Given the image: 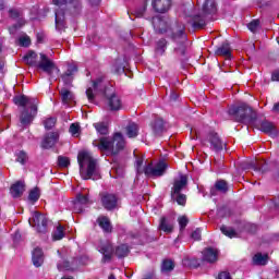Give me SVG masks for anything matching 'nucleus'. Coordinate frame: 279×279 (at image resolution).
<instances>
[{"mask_svg":"<svg viewBox=\"0 0 279 279\" xmlns=\"http://www.w3.org/2000/svg\"><path fill=\"white\" fill-rule=\"evenodd\" d=\"M153 27L158 34H165L167 38H170L174 43V53L179 58H184L186 56V43L189 37H186V32L184 25L170 26L165 19L160 16L153 17Z\"/></svg>","mask_w":279,"mask_h":279,"instance_id":"nucleus-1","label":"nucleus"},{"mask_svg":"<svg viewBox=\"0 0 279 279\" xmlns=\"http://www.w3.org/2000/svg\"><path fill=\"white\" fill-rule=\"evenodd\" d=\"M97 93L107 97L110 110H121V98L114 94V88L112 86H108L104 76H99L93 81L92 87H88L86 90L87 99L90 104L95 101V94Z\"/></svg>","mask_w":279,"mask_h":279,"instance_id":"nucleus-2","label":"nucleus"},{"mask_svg":"<svg viewBox=\"0 0 279 279\" xmlns=\"http://www.w3.org/2000/svg\"><path fill=\"white\" fill-rule=\"evenodd\" d=\"M23 60L25 64H28V66H36V69H39L44 73H47V75L50 77V80H56L58 75H60V69L58 65H56V62L53 60L49 59L47 54L39 53V61H38V54L29 50L24 57Z\"/></svg>","mask_w":279,"mask_h":279,"instance_id":"nucleus-3","label":"nucleus"},{"mask_svg":"<svg viewBox=\"0 0 279 279\" xmlns=\"http://www.w3.org/2000/svg\"><path fill=\"white\" fill-rule=\"evenodd\" d=\"M54 5H58V9L54 13V23L57 32H62V29H66V21L64 14L66 12L64 10H69L72 16H77L80 12H82V2L78 0H53Z\"/></svg>","mask_w":279,"mask_h":279,"instance_id":"nucleus-4","label":"nucleus"},{"mask_svg":"<svg viewBox=\"0 0 279 279\" xmlns=\"http://www.w3.org/2000/svg\"><path fill=\"white\" fill-rule=\"evenodd\" d=\"M80 167V174L83 180H99V169L97 168V160L90 156L88 151H81L77 156Z\"/></svg>","mask_w":279,"mask_h":279,"instance_id":"nucleus-5","label":"nucleus"},{"mask_svg":"<svg viewBox=\"0 0 279 279\" xmlns=\"http://www.w3.org/2000/svg\"><path fill=\"white\" fill-rule=\"evenodd\" d=\"M13 101L15 106H21L24 108L20 117V122L23 125H31L32 121H34V118L36 117V113L38 112V100L36 98L21 95L14 97Z\"/></svg>","mask_w":279,"mask_h":279,"instance_id":"nucleus-6","label":"nucleus"},{"mask_svg":"<svg viewBox=\"0 0 279 279\" xmlns=\"http://www.w3.org/2000/svg\"><path fill=\"white\" fill-rule=\"evenodd\" d=\"M94 147H98L99 151H109L117 156L121 149L125 148V140L123 134L114 133L112 137H101L99 141L93 142Z\"/></svg>","mask_w":279,"mask_h":279,"instance_id":"nucleus-7","label":"nucleus"},{"mask_svg":"<svg viewBox=\"0 0 279 279\" xmlns=\"http://www.w3.org/2000/svg\"><path fill=\"white\" fill-rule=\"evenodd\" d=\"M228 114L236 123H244L245 125H256V119L258 118L256 111L252 110V107L246 104L232 106L228 110Z\"/></svg>","mask_w":279,"mask_h":279,"instance_id":"nucleus-8","label":"nucleus"},{"mask_svg":"<svg viewBox=\"0 0 279 279\" xmlns=\"http://www.w3.org/2000/svg\"><path fill=\"white\" fill-rule=\"evenodd\" d=\"M217 14V0H205L203 4V15H194L192 26L197 29L206 27V21Z\"/></svg>","mask_w":279,"mask_h":279,"instance_id":"nucleus-9","label":"nucleus"},{"mask_svg":"<svg viewBox=\"0 0 279 279\" xmlns=\"http://www.w3.org/2000/svg\"><path fill=\"white\" fill-rule=\"evenodd\" d=\"M28 223L32 226V228H35L36 232L39 234H45L49 228V218H47V216L44 214L34 211L32 218L28 220Z\"/></svg>","mask_w":279,"mask_h":279,"instance_id":"nucleus-10","label":"nucleus"},{"mask_svg":"<svg viewBox=\"0 0 279 279\" xmlns=\"http://www.w3.org/2000/svg\"><path fill=\"white\" fill-rule=\"evenodd\" d=\"M169 166L165 161H159L156 165L148 163L144 168V173L147 178H162L167 173V168Z\"/></svg>","mask_w":279,"mask_h":279,"instance_id":"nucleus-11","label":"nucleus"},{"mask_svg":"<svg viewBox=\"0 0 279 279\" xmlns=\"http://www.w3.org/2000/svg\"><path fill=\"white\" fill-rule=\"evenodd\" d=\"M186 184H189V178L185 174H180L178 179H174L173 186L171 189V198L175 199V195H180Z\"/></svg>","mask_w":279,"mask_h":279,"instance_id":"nucleus-12","label":"nucleus"},{"mask_svg":"<svg viewBox=\"0 0 279 279\" xmlns=\"http://www.w3.org/2000/svg\"><path fill=\"white\" fill-rule=\"evenodd\" d=\"M207 141L213 151L219 153L222 151L223 147H226V143L221 141V137H219V134H217L216 132H210L207 135Z\"/></svg>","mask_w":279,"mask_h":279,"instance_id":"nucleus-13","label":"nucleus"},{"mask_svg":"<svg viewBox=\"0 0 279 279\" xmlns=\"http://www.w3.org/2000/svg\"><path fill=\"white\" fill-rule=\"evenodd\" d=\"M78 265H85L84 260L82 257H76L70 262H63V263H58L57 267L59 271H75L77 269Z\"/></svg>","mask_w":279,"mask_h":279,"instance_id":"nucleus-14","label":"nucleus"},{"mask_svg":"<svg viewBox=\"0 0 279 279\" xmlns=\"http://www.w3.org/2000/svg\"><path fill=\"white\" fill-rule=\"evenodd\" d=\"M259 131L264 134H268V136H271V138H277L279 135V131L276 129V125L267 120L259 122Z\"/></svg>","mask_w":279,"mask_h":279,"instance_id":"nucleus-15","label":"nucleus"},{"mask_svg":"<svg viewBox=\"0 0 279 279\" xmlns=\"http://www.w3.org/2000/svg\"><path fill=\"white\" fill-rule=\"evenodd\" d=\"M58 141H60V134H58V132L47 133L41 142V147L43 149H51V147L56 146Z\"/></svg>","mask_w":279,"mask_h":279,"instance_id":"nucleus-16","label":"nucleus"},{"mask_svg":"<svg viewBox=\"0 0 279 279\" xmlns=\"http://www.w3.org/2000/svg\"><path fill=\"white\" fill-rule=\"evenodd\" d=\"M97 250L100 254H102L104 263H108L111 260L114 248L112 247V244L110 242H101L98 245Z\"/></svg>","mask_w":279,"mask_h":279,"instance_id":"nucleus-17","label":"nucleus"},{"mask_svg":"<svg viewBox=\"0 0 279 279\" xmlns=\"http://www.w3.org/2000/svg\"><path fill=\"white\" fill-rule=\"evenodd\" d=\"M75 73H77V65L69 64L66 71L61 75V80L65 86H71V84H73Z\"/></svg>","mask_w":279,"mask_h":279,"instance_id":"nucleus-18","label":"nucleus"},{"mask_svg":"<svg viewBox=\"0 0 279 279\" xmlns=\"http://www.w3.org/2000/svg\"><path fill=\"white\" fill-rule=\"evenodd\" d=\"M119 199L114 194H104L101 197V204L106 210H114L117 208Z\"/></svg>","mask_w":279,"mask_h":279,"instance_id":"nucleus-19","label":"nucleus"},{"mask_svg":"<svg viewBox=\"0 0 279 279\" xmlns=\"http://www.w3.org/2000/svg\"><path fill=\"white\" fill-rule=\"evenodd\" d=\"M151 5L155 12L165 14V12H169V8H171V0H153Z\"/></svg>","mask_w":279,"mask_h":279,"instance_id":"nucleus-20","label":"nucleus"},{"mask_svg":"<svg viewBox=\"0 0 279 279\" xmlns=\"http://www.w3.org/2000/svg\"><path fill=\"white\" fill-rule=\"evenodd\" d=\"M219 251L217 248L208 247L203 251V260L206 263H217Z\"/></svg>","mask_w":279,"mask_h":279,"instance_id":"nucleus-21","label":"nucleus"},{"mask_svg":"<svg viewBox=\"0 0 279 279\" xmlns=\"http://www.w3.org/2000/svg\"><path fill=\"white\" fill-rule=\"evenodd\" d=\"M88 202H89L88 195H84L82 193L77 194L76 199L74 202V210L76 213H84V209L82 208V206H86Z\"/></svg>","mask_w":279,"mask_h":279,"instance_id":"nucleus-22","label":"nucleus"},{"mask_svg":"<svg viewBox=\"0 0 279 279\" xmlns=\"http://www.w3.org/2000/svg\"><path fill=\"white\" fill-rule=\"evenodd\" d=\"M10 193H11L12 197H14V198L21 197V195H23V193H25V182H23V181L15 182L11 186Z\"/></svg>","mask_w":279,"mask_h":279,"instance_id":"nucleus-23","label":"nucleus"},{"mask_svg":"<svg viewBox=\"0 0 279 279\" xmlns=\"http://www.w3.org/2000/svg\"><path fill=\"white\" fill-rule=\"evenodd\" d=\"M32 260H33V265H34L35 267H41V266H43V263H45V258H44V256H43V248L36 247V248L33 251Z\"/></svg>","mask_w":279,"mask_h":279,"instance_id":"nucleus-24","label":"nucleus"},{"mask_svg":"<svg viewBox=\"0 0 279 279\" xmlns=\"http://www.w3.org/2000/svg\"><path fill=\"white\" fill-rule=\"evenodd\" d=\"M97 223L99 228H101V230L107 234L112 232V225L110 223V219L108 217L106 216L98 217Z\"/></svg>","mask_w":279,"mask_h":279,"instance_id":"nucleus-25","label":"nucleus"},{"mask_svg":"<svg viewBox=\"0 0 279 279\" xmlns=\"http://www.w3.org/2000/svg\"><path fill=\"white\" fill-rule=\"evenodd\" d=\"M153 132L156 136H160L165 132V120L157 118L151 124Z\"/></svg>","mask_w":279,"mask_h":279,"instance_id":"nucleus-26","label":"nucleus"},{"mask_svg":"<svg viewBox=\"0 0 279 279\" xmlns=\"http://www.w3.org/2000/svg\"><path fill=\"white\" fill-rule=\"evenodd\" d=\"M159 230H162V232H167L168 234L173 232V222H171V219L167 217H161Z\"/></svg>","mask_w":279,"mask_h":279,"instance_id":"nucleus-27","label":"nucleus"},{"mask_svg":"<svg viewBox=\"0 0 279 279\" xmlns=\"http://www.w3.org/2000/svg\"><path fill=\"white\" fill-rule=\"evenodd\" d=\"M216 56H225V58L232 57V50L230 49V44L225 41L220 47L216 49Z\"/></svg>","mask_w":279,"mask_h":279,"instance_id":"nucleus-28","label":"nucleus"},{"mask_svg":"<svg viewBox=\"0 0 279 279\" xmlns=\"http://www.w3.org/2000/svg\"><path fill=\"white\" fill-rule=\"evenodd\" d=\"M219 193H226L228 191V182L225 180H219L215 183V186L210 190V195H217Z\"/></svg>","mask_w":279,"mask_h":279,"instance_id":"nucleus-29","label":"nucleus"},{"mask_svg":"<svg viewBox=\"0 0 279 279\" xmlns=\"http://www.w3.org/2000/svg\"><path fill=\"white\" fill-rule=\"evenodd\" d=\"M241 169H243L244 171H247V169H253V171H256L258 173H263V167L260 166V163L256 165L255 161H244L241 163Z\"/></svg>","mask_w":279,"mask_h":279,"instance_id":"nucleus-30","label":"nucleus"},{"mask_svg":"<svg viewBox=\"0 0 279 279\" xmlns=\"http://www.w3.org/2000/svg\"><path fill=\"white\" fill-rule=\"evenodd\" d=\"M60 95H61L62 104H64V106H69V104L73 101V93H71V90L66 88H61Z\"/></svg>","mask_w":279,"mask_h":279,"instance_id":"nucleus-31","label":"nucleus"},{"mask_svg":"<svg viewBox=\"0 0 279 279\" xmlns=\"http://www.w3.org/2000/svg\"><path fill=\"white\" fill-rule=\"evenodd\" d=\"M269 262V255L267 254H262V253H257L253 256V263L255 265H262L265 266L267 265V263Z\"/></svg>","mask_w":279,"mask_h":279,"instance_id":"nucleus-32","label":"nucleus"},{"mask_svg":"<svg viewBox=\"0 0 279 279\" xmlns=\"http://www.w3.org/2000/svg\"><path fill=\"white\" fill-rule=\"evenodd\" d=\"M167 51V39L161 38L156 43L155 52L157 56H163Z\"/></svg>","mask_w":279,"mask_h":279,"instance_id":"nucleus-33","label":"nucleus"},{"mask_svg":"<svg viewBox=\"0 0 279 279\" xmlns=\"http://www.w3.org/2000/svg\"><path fill=\"white\" fill-rule=\"evenodd\" d=\"M126 136L129 138H136L138 136V124L130 123L126 126Z\"/></svg>","mask_w":279,"mask_h":279,"instance_id":"nucleus-34","label":"nucleus"},{"mask_svg":"<svg viewBox=\"0 0 279 279\" xmlns=\"http://www.w3.org/2000/svg\"><path fill=\"white\" fill-rule=\"evenodd\" d=\"M128 254H130V247H128V244H121L117 246L116 256H118V258H125Z\"/></svg>","mask_w":279,"mask_h":279,"instance_id":"nucleus-35","label":"nucleus"},{"mask_svg":"<svg viewBox=\"0 0 279 279\" xmlns=\"http://www.w3.org/2000/svg\"><path fill=\"white\" fill-rule=\"evenodd\" d=\"M174 267L173 260L165 259L161 264V274H169V271H173Z\"/></svg>","mask_w":279,"mask_h":279,"instance_id":"nucleus-36","label":"nucleus"},{"mask_svg":"<svg viewBox=\"0 0 279 279\" xmlns=\"http://www.w3.org/2000/svg\"><path fill=\"white\" fill-rule=\"evenodd\" d=\"M16 156V162H20V165H26L27 160H28V156L27 153L25 150H17L15 153Z\"/></svg>","mask_w":279,"mask_h":279,"instance_id":"nucleus-37","label":"nucleus"},{"mask_svg":"<svg viewBox=\"0 0 279 279\" xmlns=\"http://www.w3.org/2000/svg\"><path fill=\"white\" fill-rule=\"evenodd\" d=\"M53 241H61V239H64V227L62 225H59L54 232L52 233Z\"/></svg>","mask_w":279,"mask_h":279,"instance_id":"nucleus-38","label":"nucleus"},{"mask_svg":"<svg viewBox=\"0 0 279 279\" xmlns=\"http://www.w3.org/2000/svg\"><path fill=\"white\" fill-rule=\"evenodd\" d=\"M28 199L29 202H33V204L38 202V199H40V190L38 187H34L33 190H31L28 194Z\"/></svg>","mask_w":279,"mask_h":279,"instance_id":"nucleus-39","label":"nucleus"},{"mask_svg":"<svg viewBox=\"0 0 279 279\" xmlns=\"http://www.w3.org/2000/svg\"><path fill=\"white\" fill-rule=\"evenodd\" d=\"M95 130L98 132V134H101L102 136H106L108 134V125L104 122H98L94 124Z\"/></svg>","mask_w":279,"mask_h":279,"instance_id":"nucleus-40","label":"nucleus"},{"mask_svg":"<svg viewBox=\"0 0 279 279\" xmlns=\"http://www.w3.org/2000/svg\"><path fill=\"white\" fill-rule=\"evenodd\" d=\"M220 230L222 234H225V236H228L229 239H234L236 236V231H234V229H232L231 227L222 226Z\"/></svg>","mask_w":279,"mask_h":279,"instance_id":"nucleus-41","label":"nucleus"},{"mask_svg":"<svg viewBox=\"0 0 279 279\" xmlns=\"http://www.w3.org/2000/svg\"><path fill=\"white\" fill-rule=\"evenodd\" d=\"M183 265L185 267H193V268H197L199 267V263L197 262V259L195 258H189V257H185L183 259Z\"/></svg>","mask_w":279,"mask_h":279,"instance_id":"nucleus-42","label":"nucleus"},{"mask_svg":"<svg viewBox=\"0 0 279 279\" xmlns=\"http://www.w3.org/2000/svg\"><path fill=\"white\" fill-rule=\"evenodd\" d=\"M179 206H186V195L179 193L174 195V198H172Z\"/></svg>","mask_w":279,"mask_h":279,"instance_id":"nucleus-43","label":"nucleus"},{"mask_svg":"<svg viewBox=\"0 0 279 279\" xmlns=\"http://www.w3.org/2000/svg\"><path fill=\"white\" fill-rule=\"evenodd\" d=\"M260 27V21L259 20H253L251 23H248L247 28L250 32L255 34V32H258V28Z\"/></svg>","mask_w":279,"mask_h":279,"instance_id":"nucleus-44","label":"nucleus"},{"mask_svg":"<svg viewBox=\"0 0 279 279\" xmlns=\"http://www.w3.org/2000/svg\"><path fill=\"white\" fill-rule=\"evenodd\" d=\"M58 165H59V167L66 169V167H69V165H71V161L69 160V157L59 156Z\"/></svg>","mask_w":279,"mask_h":279,"instance_id":"nucleus-45","label":"nucleus"},{"mask_svg":"<svg viewBox=\"0 0 279 279\" xmlns=\"http://www.w3.org/2000/svg\"><path fill=\"white\" fill-rule=\"evenodd\" d=\"M144 159L143 157H137L135 160V169L137 173H145V168H143Z\"/></svg>","mask_w":279,"mask_h":279,"instance_id":"nucleus-46","label":"nucleus"},{"mask_svg":"<svg viewBox=\"0 0 279 279\" xmlns=\"http://www.w3.org/2000/svg\"><path fill=\"white\" fill-rule=\"evenodd\" d=\"M19 44L21 47H29V45H32V39H29V36L24 35L19 38Z\"/></svg>","mask_w":279,"mask_h":279,"instance_id":"nucleus-47","label":"nucleus"},{"mask_svg":"<svg viewBox=\"0 0 279 279\" xmlns=\"http://www.w3.org/2000/svg\"><path fill=\"white\" fill-rule=\"evenodd\" d=\"M46 130H51L56 125V118H48L44 121Z\"/></svg>","mask_w":279,"mask_h":279,"instance_id":"nucleus-48","label":"nucleus"},{"mask_svg":"<svg viewBox=\"0 0 279 279\" xmlns=\"http://www.w3.org/2000/svg\"><path fill=\"white\" fill-rule=\"evenodd\" d=\"M9 16L10 19H13L14 21H16L21 19V11H19L17 9H10Z\"/></svg>","mask_w":279,"mask_h":279,"instance_id":"nucleus-49","label":"nucleus"},{"mask_svg":"<svg viewBox=\"0 0 279 279\" xmlns=\"http://www.w3.org/2000/svg\"><path fill=\"white\" fill-rule=\"evenodd\" d=\"M146 10H147V4H143L142 8L136 9V10L134 11V15L136 16V19H141V17L144 16Z\"/></svg>","mask_w":279,"mask_h":279,"instance_id":"nucleus-50","label":"nucleus"},{"mask_svg":"<svg viewBox=\"0 0 279 279\" xmlns=\"http://www.w3.org/2000/svg\"><path fill=\"white\" fill-rule=\"evenodd\" d=\"M179 226H180V230H184V228H186V226H189V218H186V216H182L178 219Z\"/></svg>","mask_w":279,"mask_h":279,"instance_id":"nucleus-51","label":"nucleus"},{"mask_svg":"<svg viewBox=\"0 0 279 279\" xmlns=\"http://www.w3.org/2000/svg\"><path fill=\"white\" fill-rule=\"evenodd\" d=\"M191 239H193V241H202V229L194 230L191 234Z\"/></svg>","mask_w":279,"mask_h":279,"instance_id":"nucleus-52","label":"nucleus"},{"mask_svg":"<svg viewBox=\"0 0 279 279\" xmlns=\"http://www.w3.org/2000/svg\"><path fill=\"white\" fill-rule=\"evenodd\" d=\"M218 217H230V210L227 207L218 209Z\"/></svg>","mask_w":279,"mask_h":279,"instance_id":"nucleus-53","label":"nucleus"},{"mask_svg":"<svg viewBox=\"0 0 279 279\" xmlns=\"http://www.w3.org/2000/svg\"><path fill=\"white\" fill-rule=\"evenodd\" d=\"M113 69H114V71H116V73H121L122 71H124L125 65L121 64V63H120V60L118 59V60L116 61V64L113 65Z\"/></svg>","mask_w":279,"mask_h":279,"instance_id":"nucleus-54","label":"nucleus"},{"mask_svg":"<svg viewBox=\"0 0 279 279\" xmlns=\"http://www.w3.org/2000/svg\"><path fill=\"white\" fill-rule=\"evenodd\" d=\"M80 132V125L78 124H75V123H72L70 125V133L75 136V134H78Z\"/></svg>","mask_w":279,"mask_h":279,"instance_id":"nucleus-55","label":"nucleus"},{"mask_svg":"<svg viewBox=\"0 0 279 279\" xmlns=\"http://www.w3.org/2000/svg\"><path fill=\"white\" fill-rule=\"evenodd\" d=\"M218 279H232V276L228 271H221L218 275Z\"/></svg>","mask_w":279,"mask_h":279,"instance_id":"nucleus-56","label":"nucleus"},{"mask_svg":"<svg viewBox=\"0 0 279 279\" xmlns=\"http://www.w3.org/2000/svg\"><path fill=\"white\" fill-rule=\"evenodd\" d=\"M13 241L15 243H19V241H21V232L19 231H15L14 234H13Z\"/></svg>","mask_w":279,"mask_h":279,"instance_id":"nucleus-57","label":"nucleus"},{"mask_svg":"<svg viewBox=\"0 0 279 279\" xmlns=\"http://www.w3.org/2000/svg\"><path fill=\"white\" fill-rule=\"evenodd\" d=\"M5 73V61L0 60V75H3Z\"/></svg>","mask_w":279,"mask_h":279,"instance_id":"nucleus-58","label":"nucleus"},{"mask_svg":"<svg viewBox=\"0 0 279 279\" xmlns=\"http://www.w3.org/2000/svg\"><path fill=\"white\" fill-rule=\"evenodd\" d=\"M272 82H279V71H276L271 75Z\"/></svg>","mask_w":279,"mask_h":279,"instance_id":"nucleus-59","label":"nucleus"},{"mask_svg":"<svg viewBox=\"0 0 279 279\" xmlns=\"http://www.w3.org/2000/svg\"><path fill=\"white\" fill-rule=\"evenodd\" d=\"M272 112H276L277 114H279V102H276L272 107Z\"/></svg>","mask_w":279,"mask_h":279,"instance_id":"nucleus-60","label":"nucleus"},{"mask_svg":"<svg viewBox=\"0 0 279 279\" xmlns=\"http://www.w3.org/2000/svg\"><path fill=\"white\" fill-rule=\"evenodd\" d=\"M90 5H99L101 3V0H89Z\"/></svg>","mask_w":279,"mask_h":279,"instance_id":"nucleus-61","label":"nucleus"},{"mask_svg":"<svg viewBox=\"0 0 279 279\" xmlns=\"http://www.w3.org/2000/svg\"><path fill=\"white\" fill-rule=\"evenodd\" d=\"M170 99H172V101H175V99H178V95H175V94H171L170 95Z\"/></svg>","mask_w":279,"mask_h":279,"instance_id":"nucleus-62","label":"nucleus"},{"mask_svg":"<svg viewBox=\"0 0 279 279\" xmlns=\"http://www.w3.org/2000/svg\"><path fill=\"white\" fill-rule=\"evenodd\" d=\"M5 8V2L3 0H0V10H3Z\"/></svg>","mask_w":279,"mask_h":279,"instance_id":"nucleus-63","label":"nucleus"},{"mask_svg":"<svg viewBox=\"0 0 279 279\" xmlns=\"http://www.w3.org/2000/svg\"><path fill=\"white\" fill-rule=\"evenodd\" d=\"M108 279H117V277H114V275H110Z\"/></svg>","mask_w":279,"mask_h":279,"instance_id":"nucleus-64","label":"nucleus"}]
</instances>
